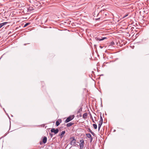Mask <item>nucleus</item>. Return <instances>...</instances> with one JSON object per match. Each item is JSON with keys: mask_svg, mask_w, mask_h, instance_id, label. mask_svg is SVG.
I'll return each instance as SVG.
<instances>
[{"mask_svg": "<svg viewBox=\"0 0 149 149\" xmlns=\"http://www.w3.org/2000/svg\"><path fill=\"white\" fill-rule=\"evenodd\" d=\"M74 117V115H71L69 116L65 120V122L67 123L72 120Z\"/></svg>", "mask_w": 149, "mask_h": 149, "instance_id": "f257e3e1", "label": "nucleus"}, {"mask_svg": "<svg viewBox=\"0 0 149 149\" xmlns=\"http://www.w3.org/2000/svg\"><path fill=\"white\" fill-rule=\"evenodd\" d=\"M79 146L80 149H83L84 146V140L83 139L80 140Z\"/></svg>", "mask_w": 149, "mask_h": 149, "instance_id": "f03ea898", "label": "nucleus"}, {"mask_svg": "<svg viewBox=\"0 0 149 149\" xmlns=\"http://www.w3.org/2000/svg\"><path fill=\"white\" fill-rule=\"evenodd\" d=\"M107 38L106 37L101 38H99L97 37H96L95 38V39L97 41H101Z\"/></svg>", "mask_w": 149, "mask_h": 149, "instance_id": "7ed1b4c3", "label": "nucleus"}, {"mask_svg": "<svg viewBox=\"0 0 149 149\" xmlns=\"http://www.w3.org/2000/svg\"><path fill=\"white\" fill-rule=\"evenodd\" d=\"M51 132L54 133L55 134H56L59 132V130L58 129H55L54 128H53L51 129Z\"/></svg>", "mask_w": 149, "mask_h": 149, "instance_id": "20e7f679", "label": "nucleus"}, {"mask_svg": "<svg viewBox=\"0 0 149 149\" xmlns=\"http://www.w3.org/2000/svg\"><path fill=\"white\" fill-rule=\"evenodd\" d=\"M72 139V140L70 142V144L71 145H75L76 143V140H75L74 137H72L71 138Z\"/></svg>", "mask_w": 149, "mask_h": 149, "instance_id": "39448f33", "label": "nucleus"}, {"mask_svg": "<svg viewBox=\"0 0 149 149\" xmlns=\"http://www.w3.org/2000/svg\"><path fill=\"white\" fill-rule=\"evenodd\" d=\"M62 122V120L61 119H58L57 120L56 122V125L57 127Z\"/></svg>", "mask_w": 149, "mask_h": 149, "instance_id": "423d86ee", "label": "nucleus"}, {"mask_svg": "<svg viewBox=\"0 0 149 149\" xmlns=\"http://www.w3.org/2000/svg\"><path fill=\"white\" fill-rule=\"evenodd\" d=\"M65 133V131H63L61 132V134H59V135L60 136V137L61 138H62L63 136V135Z\"/></svg>", "mask_w": 149, "mask_h": 149, "instance_id": "0eeeda50", "label": "nucleus"}, {"mask_svg": "<svg viewBox=\"0 0 149 149\" xmlns=\"http://www.w3.org/2000/svg\"><path fill=\"white\" fill-rule=\"evenodd\" d=\"M74 124V123H73L70 122L67 123L66 125V126L68 127H70L72 125Z\"/></svg>", "mask_w": 149, "mask_h": 149, "instance_id": "6e6552de", "label": "nucleus"}, {"mask_svg": "<svg viewBox=\"0 0 149 149\" xmlns=\"http://www.w3.org/2000/svg\"><path fill=\"white\" fill-rule=\"evenodd\" d=\"M7 22H4L0 24V28L2 27L3 26L7 24Z\"/></svg>", "mask_w": 149, "mask_h": 149, "instance_id": "1a4fd4ad", "label": "nucleus"}, {"mask_svg": "<svg viewBox=\"0 0 149 149\" xmlns=\"http://www.w3.org/2000/svg\"><path fill=\"white\" fill-rule=\"evenodd\" d=\"M87 115H88L87 113H85L83 115V118L84 119H86L87 118Z\"/></svg>", "mask_w": 149, "mask_h": 149, "instance_id": "9d476101", "label": "nucleus"}, {"mask_svg": "<svg viewBox=\"0 0 149 149\" xmlns=\"http://www.w3.org/2000/svg\"><path fill=\"white\" fill-rule=\"evenodd\" d=\"M47 141V138L46 137L44 136L43 139V142L44 143H45Z\"/></svg>", "mask_w": 149, "mask_h": 149, "instance_id": "9b49d317", "label": "nucleus"}, {"mask_svg": "<svg viewBox=\"0 0 149 149\" xmlns=\"http://www.w3.org/2000/svg\"><path fill=\"white\" fill-rule=\"evenodd\" d=\"M86 135L88 138H89L92 137L91 135L90 134H89V133L86 134Z\"/></svg>", "mask_w": 149, "mask_h": 149, "instance_id": "f8f14e48", "label": "nucleus"}, {"mask_svg": "<svg viewBox=\"0 0 149 149\" xmlns=\"http://www.w3.org/2000/svg\"><path fill=\"white\" fill-rule=\"evenodd\" d=\"M93 125L95 129H97V126L96 124H93Z\"/></svg>", "mask_w": 149, "mask_h": 149, "instance_id": "ddd939ff", "label": "nucleus"}, {"mask_svg": "<svg viewBox=\"0 0 149 149\" xmlns=\"http://www.w3.org/2000/svg\"><path fill=\"white\" fill-rule=\"evenodd\" d=\"M99 122H101L102 123H103V119H102V117L101 115H100V120Z\"/></svg>", "mask_w": 149, "mask_h": 149, "instance_id": "4468645a", "label": "nucleus"}, {"mask_svg": "<svg viewBox=\"0 0 149 149\" xmlns=\"http://www.w3.org/2000/svg\"><path fill=\"white\" fill-rule=\"evenodd\" d=\"M102 124V123L101 122H99V124H98V127H101Z\"/></svg>", "mask_w": 149, "mask_h": 149, "instance_id": "2eb2a0df", "label": "nucleus"}, {"mask_svg": "<svg viewBox=\"0 0 149 149\" xmlns=\"http://www.w3.org/2000/svg\"><path fill=\"white\" fill-rule=\"evenodd\" d=\"M30 24V23H26L24 26V27H26V26H28V25L29 24Z\"/></svg>", "mask_w": 149, "mask_h": 149, "instance_id": "dca6fc26", "label": "nucleus"}, {"mask_svg": "<svg viewBox=\"0 0 149 149\" xmlns=\"http://www.w3.org/2000/svg\"><path fill=\"white\" fill-rule=\"evenodd\" d=\"M91 118L92 119V121L93 123H95V122H94L93 118H92V116H91Z\"/></svg>", "mask_w": 149, "mask_h": 149, "instance_id": "f3484780", "label": "nucleus"}, {"mask_svg": "<svg viewBox=\"0 0 149 149\" xmlns=\"http://www.w3.org/2000/svg\"><path fill=\"white\" fill-rule=\"evenodd\" d=\"M114 44H115V43L114 42H113V41L111 42V45H114Z\"/></svg>", "mask_w": 149, "mask_h": 149, "instance_id": "a211bd4d", "label": "nucleus"}, {"mask_svg": "<svg viewBox=\"0 0 149 149\" xmlns=\"http://www.w3.org/2000/svg\"><path fill=\"white\" fill-rule=\"evenodd\" d=\"M88 130H89V132H90L91 133L92 132V131L89 128H88Z\"/></svg>", "mask_w": 149, "mask_h": 149, "instance_id": "6ab92c4d", "label": "nucleus"}, {"mask_svg": "<svg viewBox=\"0 0 149 149\" xmlns=\"http://www.w3.org/2000/svg\"><path fill=\"white\" fill-rule=\"evenodd\" d=\"M90 138V142H91L93 140V138L92 137H91Z\"/></svg>", "mask_w": 149, "mask_h": 149, "instance_id": "aec40b11", "label": "nucleus"}, {"mask_svg": "<svg viewBox=\"0 0 149 149\" xmlns=\"http://www.w3.org/2000/svg\"><path fill=\"white\" fill-rule=\"evenodd\" d=\"M49 134H50L51 137H52L53 136V134H51L50 133H49Z\"/></svg>", "mask_w": 149, "mask_h": 149, "instance_id": "412c9836", "label": "nucleus"}, {"mask_svg": "<svg viewBox=\"0 0 149 149\" xmlns=\"http://www.w3.org/2000/svg\"><path fill=\"white\" fill-rule=\"evenodd\" d=\"M91 134H92L93 136H94L95 135V133H94L93 132H91Z\"/></svg>", "mask_w": 149, "mask_h": 149, "instance_id": "4be33fe9", "label": "nucleus"}, {"mask_svg": "<svg viewBox=\"0 0 149 149\" xmlns=\"http://www.w3.org/2000/svg\"><path fill=\"white\" fill-rule=\"evenodd\" d=\"M31 10V7H30L29 8V9H28V10Z\"/></svg>", "mask_w": 149, "mask_h": 149, "instance_id": "5701e85b", "label": "nucleus"}, {"mask_svg": "<svg viewBox=\"0 0 149 149\" xmlns=\"http://www.w3.org/2000/svg\"><path fill=\"white\" fill-rule=\"evenodd\" d=\"M31 10V7H30L29 8V9H28V10Z\"/></svg>", "mask_w": 149, "mask_h": 149, "instance_id": "b1692460", "label": "nucleus"}, {"mask_svg": "<svg viewBox=\"0 0 149 149\" xmlns=\"http://www.w3.org/2000/svg\"><path fill=\"white\" fill-rule=\"evenodd\" d=\"M100 127H98V130L99 131L100 130Z\"/></svg>", "mask_w": 149, "mask_h": 149, "instance_id": "393cba45", "label": "nucleus"}, {"mask_svg": "<svg viewBox=\"0 0 149 149\" xmlns=\"http://www.w3.org/2000/svg\"><path fill=\"white\" fill-rule=\"evenodd\" d=\"M100 48H101V49H102V48L103 47L101 46H100Z\"/></svg>", "mask_w": 149, "mask_h": 149, "instance_id": "a878e982", "label": "nucleus"}, {"mask_svg": "<svg viewBox=\"0 0 149 149\" xmlns=\"http://www.w3.org/2000/svg\"><path fill=\"white\" fill-rule=\"evenodd\" d=\"M80 111V109H79V110L78 111V112H79V111Z\"/></svg>", "mask_w": 149, "mask_h": 149, "instance_id": "bb28decb", "label": "nucleus"}]
</instances>
